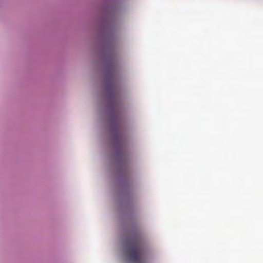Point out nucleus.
<instances>
[{
  "label": "nucleus",
  "mask_w": 263,
  "mask_h": 263,
  "mask_svg": "<svg viewBox=\"0 0 263 263\" xmlns=\"http://www.w3.org/2000/svg\"><path fill=\"white\" fill-rule=\"evenodd\" d=\"M126 253L129 261L134 263L144 262L142 241L139 236H134L129 239Z\"/></svg>",
  "instance_id": "nucleus-1"
}]
</instances>
